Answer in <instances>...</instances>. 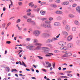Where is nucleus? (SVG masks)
<instances>
[{"label": "nucleus", "mask_w": 80, "mask_h": 80, "mask_svg": "<svg viewBox=\"0 0 80 80\" xmlns=\"http://www.w3.org/2000/svg\"><path fill=\"white\" fill-rule=\"evenodd\" d=\"M50 23L51 22L49 21H46L45 24L43 25L44 27L46 28H52V25L50 24Z\"/></svg>", "instance_id": "nucleus-1"}, {"label": "nucleus", "mask_w": 80, "mask_h": 80, "mask_svg": "<svg viewBox=\"0 0 80 80\" xmlns=\"http://www.w3.org/2000/svg\"><path fill=\"white\" fill-rule=\"evenodd\" d=\"M58 39L55 38H53L52 39L49 38L45 42L46 43H52V42H53L54 41L57 40Z\"/></svg>", "instance_id": "nucleus-2"}, {"label": "nucleus", "mask_w": 80, "mask_h": 80, "mask_svg": "<svg viewBox=\"0 0 80 80\" xmlns=\"http://www.w3.org/2000/svg\"><path fill=\"white\" fill-rule=\"evenodd\" d=\"M40 31L38 30H37L33 32L32 34L33 35H34L36 37H38L40 34Z\"/></svg>", "instance_id": "nucleus-3"}, {"label": "nucleus", "mask_w": 80, "mask_h": 80, "mask_svg": "<svg viewBox=\"0 0 80 80\" xmlns=\"http://www.w3.org/2000/svg\"><path fill=\"white\" fill-rule=\"evenodd\" d=\"M48 48L47 47H43L42 48V50H43L44 51V53H47L48 52V51L47 50H48Z\"/></svg>", "instance_id": "nucleus-4"}, {"label": "nucleus", "mask_w": 80, "mask_h": 80, "mask_svg": "<svg viewBox=\"0 0 80 80\" xmlns=\"http://www.w3.org/2000/svg\"><path fill=\"white\" fill-rule=\"evenodd\" d=\"M33 46H26V48L28 50H33Z\"/></svg>", "instance_id": "nucleus-5"}, {"label": "nucleus", "mask_w": 80, "mask_h": 80, "mask_svg": "<svg viewBox=\"0 0 80 80\" xmlns=\"http://www.w3.org/2000/svg\"><path fill=\"white\" fill-rule=\"evenodd\" d=\"M58 44L61 46H63L66 45V42H59Z\"/></svg>", "instance_id": "nucleus-6"}, {"label": "nucleus", "mask_w": 80, "mask_h": 80, "mask_svg": "<svg viewBox=\"0 0 80 80\" xmlns=\"http://www.w3.org/2000/svg\"><path fill=\"white\" fill-rule=\"evenodd\" d=\"M72 55V54L71 53L68 52L65 54L64 55H63L62 57H70Z\"/></svg>", "instance_id": "nucleus-7"}, {"label": "nucleus", "mask_w": 80, "mask_h": 80, "mask_svg": "<svg viewBox=\"0 0 80 80\" xmlns=\"http://www.w3.org/2000/svg\"><path fill=\"white\" fill-rule=\"evenodd\" d=\"M55 13L58 15H62L63 13V12L62 11H57L55 12Z\"/></svg>", "instance_id": "nucleus-8"}, {"label": "nucleus", "mask_w": 80, "mask_h": 80, "mask_svg": "<svg viewBox=\"0 0 80 80\" xmlns=\"http://www.w3.org/2000/svg\"><path fill=\"white\" fill-rule=\"evenodd\" d=\"M73 38V36L72 35H70L67 38V40L68 41H70V40H72V38Z\"/></svg>", "instance_id": "nucleus-9"}, {"label": "nucleus", "mask_w": 80, "mask_h": 80, "mask_svg": "<svg viewBox=\"0 0 80 80\" xmlns=\"http://www.w3.org/2000/svg\"><path fill=\"white\" fill-rule=\"evenodd\" d=\"M77 12L80 14V7L79 6L77 7L76 8Z\"/></svg>", "instance_id": "nucleus-10"}, {"label": "nucleus", "mask_w": 80, "mask_h": 80, "mask_svg": "<svg viewBox=\"0 0 80 80\" xmlns=\"http://www.w3.org/2000/svg\"><path fill=\"white\" fill-rule=\"evenodd\" d=\"M68 17L69 18H74L75 17V15L72 14H69L68 15Z\"/></svg>", "instance_id": "nucleus-11"}, {"label": "nucleus", "mask_w": 80, "mask_h": 80, "mask_svg": "<svg viewBox=\"0 0 80 80\" xmlns=\"http://www.w3.org/2000/svg\"><path fill=\"white\" fill-rule=\"evenodd\" d=\"M55 26H58V27L60 25V23L59 22H55L54 23Z\"/></svg>", "instance_id": "nucleus-12"}, {"label": "nucleus", "mask_w": 80, "mask_h": 80, "mask_svg": "<svg viewBox=\"0 0 80 80\" xmlns=\"http://www.w3.org/2000/svg\"><path fill=\"white\" fill-rule=\"evenodd\" d=\"M22 62H21L20 61H19V64L20 65H23V66H24V67H27V66L25 65V63H24V62L22 61Z\"/></svg>", "instance_id": "nucleus-13"}, {"label": "nucleus", "mask_w": 80, "mask_h": 80, "mask_svg": "<svg viewBox=\"0 0 80 80\" xmlns=\"http://www.w3.org/2000/svg\"><path fill=\"white\" fill-rule=\"evenodd\" d=\"M65 28L67 31H69L70 30V27L68 25H66Z\"/></svg>", "instance_id": "nucleus-14"}, {"label": "nucleus", "mask_w": 80, "mask_h": 80, "mask_svg": "<svg viewBox=\"0 0 80 80\" xmlns=\"http://www.w3.org/2000/svg\"><path fill=\"white\" fill-rule=\"evenodd\" d=\"M62 33L64 35H65V36H68V32L65 31H63L62 32Z\"/></svg>", "instance_id": "nucleus-15"}, {"label": "nucleus", "mask_w": 80, "mask_h": 80, "mask_svg": "<svg viewBox=\"0 0 80 80\" xmlns=\"http://www.w3.org/2000/svg\"><path fill=\"white\" fill-rule=\"evenodd\" d=\"M32 42H33L34 43H37V42H38V40L35 38L33 39H32Z\"/></svg>", "instance_id": "nucleus-16"}, {"label": "nucleus", "mask_w": 80, "mask_h": 80, "mask_svg": "<svg viewBox=\"0 0 80 80\" xmlns=\"http://www.w3.org/2000/svg\"><path fill=\"white\" fill-rule=\"evenodd\" d=\"M62 5H67L69 4V2H62Z\"/></svg>", "instance_id": "nucleus-17"}, {"label": "nucleus", "mask_w": 80, "mask_h": 80, "mask_svg": "<svg viewBox=\"0 0 80 80\" xmlns=\"http://www.w3.org/2000/svg\"><path fill=\"white\" fill-rule=\"evenodd\" d=\"M57 19L58 20H61L62 19V18L60 16H58L57 17Z\"/></svg>", "instance_id": "nucleus-18"}, {"label": "nucleus", "mask_w": 80, "mask_h": 80, "mask_svg": "<svg viewBox=\"0 0 80 80\" xmlns=\"http://www.w3.org/2000/svg\"><path fill=\"white\" fill-rule=\"evenodd\" d=\"M52 55H53V54L52 53H48V54L46 55V57H51Z\"/></svg>", "instance_id": "nucleus-19"}, {"label": "nucleus", "mask_w": 80, "mask_h": 80, "mask_svg": "<svg viewBox=\"0 0 80 80\" xmlns=\"http://www.w3.org/2000/svg\"><path fill=\"white\" fill-rule=\"evenodd\" d=\"M35 45L36 46H42V44L40 43H36L35 44Z\"/></svg>", "instance_id": "nucleus-20"}, {"label": "nucleus", "mask_w": 80, "mask_h": 80, "mask_svg": "<svg viewBox=\"0 0 80 80\" xmlns=\"http://www.w3.org/2000/svg\"><path fill=\"white\" fill-rule=\"evenodd\" d=\"M68 47L69 48H72V44L70 43H69L68 45Z\"/></svg>", "instance_id": "nucleus-21"}, {"label": "nucleus", "mask_w": 80, "mask_h": 80, "mask_svg": "<svg viewBox=\"0 0 80 80\" xmlns=\"http://www.w3.org/2000/svg\"><path fill=\"white\" fill-rule=\"evenodd\" d=\"M47 46L51 48H53V46L50 44H48Z\"/></svg>", "instance_id": "nucleus-22"}, {"label": "nucleus", "mask_w": 80, "mask_h": 80, "mask_svg": "<svg viewBox=\"0 0 80 80\" xmlns=\"http://www.w3.org/2000/svg\"><path fill=\"white\" fill-rule=\"evenodd\" d=\"M45 11H41L40 12V13L42 15H45Z\"/></svg>", "instance_id": "nucleus-23"}, {"label": "nucleus", "mask_w": 80, "mask_h": 80, "mask_svg": "<svg viewBox=\"0 0 80 80\" xmlns=\"http://www.w3.org/2000/svg\"><path fill=\"white\" fill-rule=\"evenodd\" d=\"M74 23L76 25H79V22H78V21H76L74 22Z\"/></svg>", "instance_id": "nucleus-24"}, {"label": "nucleus", "mask_w": 80, "mask_h": 80, "mask_svg": "<svg viewBox=\"0 0 80 80\" xmlns=\"http://www.w3.org/2000/svg\"><path fill=\"white\" fill-rule=\"evenodd\" d=\"M29 6H32V7H33L34 6V4H33L32 2H31L29 4Z\"/></svg>", "instance_id": "nucleus-25"}, {"label": "nucleus", "mask_w": 80, "mask_h": 80, "mask_svg": "<svg viewBox=\"0 0 80 80\" xmlns=\"http://www.w3.org/2000/svg\"><path fill=\"white\" fill-rule=\"evenodd\" d=\"M41 48V47L40 46H38L36 48V50H40Z\"/></svg>", "instance_id": "nucleus-26"}, {"label": "nucleus", "mask_w": 80, "mask_h": 80, "mask_svg": "<svg viewBox=\"0 0 80 80\" xmlns=\"http://www.w3.org/2000/svg\"><path fill=\"white\" fill-rule=\"evenodd\" d=\"M46 67H47V68H48L49 67H52V64L49 63V64H48V66H45Z\"/></svg>", "instance_id": "nucleus-27"}, {"label": "nucleus", "mask_w": 80, "mask_h": 80, "mask_svg": "<svg viewBox=\"0 0 80 80\" xmlns=\"http://www.w3.org/2000/svg\"><path fill=\"white\" fill-rule=\"evenodd\" d=\"M12 72H17V70L15 69H12Z\"/></svg>", "instance_id": "nucleus-28"}, {"label": "nucleus", "mask_w": 80, "mask_h": 80, "mask_svg": "<svg viewBox=\"0 0 80 80\" xmlns=\"http://www.w3.org/2000/svg\"><path fill=\"white\" fill-rule=\"evenodd\" d=\"M54 52H55V53H58L60 52V51L58 50H55L54 51Z\"/></svg>", "instance_id": "nucleus-29"}, {"label": "nucleus", "mask_w": 80, "mask_h": 80, "mask_svg": "<svg viewBox=\"0 0 80 80\" xmlns=\"http://www.w3.org/2000/svg\"><path fill=\"white\" fill-rule=\"evenodd\" d=\"M18 4L19 6H22V3L21 2H18Z\"/></svg>", "instance_id": "nucleus-30"}, {"label": "nucleus", "mask_w": 80, "mask_h": 80, "mask_svg": "<svg viewBox=\"0 0 80 80\" xmlns=\"http://www.w3.org/2000/svg\"><path fill=\"white\" fill-rule=\"evenodd\" d=\"M31 10H31V9H29L27 10L26 12H27V13H28V12H31Z\"/></svg>", "instance_id": "nucleus-31"}, {"label": "nucleus", "mask_w": 80, "mask_h": 80, "mask_svg": "<svg viewBox=\"0 0 80 80\" xmlns=\"http://www.w3.org/2000/svg\"><path fill=\"white\" fill-rule=\"evenodd\" d=\"M77 43L78 44V45H80V40L77 41Z\"/></svg>", "instance_id": "nucleus-32"}, {"label": "nucleus", "mask_w": 80, "mask_h": 80, "mask_svg": "<svg viewBox=\"0 0 80 80\" xmlns=\"http://www.w3.org/2000/svg\"><path fill=\"white\" fill-rule=\"evenodd\" d=\"M67 48L66 47L64 46L63 47V50H67Z\"/></svg>", "instance_id": "nucleus-33"}, {"label": "nucleus", "mask_w": 80, "mask_h": 80, "mask_svg": "<svg viewBox=\"0 0 80 80\" xmlns=\"http://www.w3.org/2000/svg\"><path fill=\"white\" fill-rule=\"evenodd\" d=\"M23 18H25V19H27V18H28V17L26 15L23 16Z\"/></svg>", "instance_id": "nucleus-34"}, {"label": "nucleus", "mask_w": 80, "mask_h": 80, "mask_svg": "<svg viewBox=\"0 0 80 80\" xmlns=\"http://www.w3.org/2000/svg\"><path fill=\"white\" fill-rule=\"evenodd\" d=\"M6 43L8 44H10L11 43V42L9 41H6Z\"/></svg>", "instance_id": "nucleus-35"}, {"label": "nucleus", "mask_w": 80, "mask_h": 80, "mask_svg": "<svg viewBox=\"0 0 80 80\" xmlns=\"http://www.w3.org/2000/svg\"><path fill=\"white\" fill-rule=\"evenodd\" d=\"M62 23L63 25H65L66 24V21L64 20L62 21Z\"/></svg>", "instance_id": "nucleus-36"}, {"label": "nucleus", "mask_w": 80, "mask_h": 80, "mask_svg": "<svg viewBox=\"0 0 80 80\" xmlns=\"http://www.w3.org/2000/svg\"><path fill=\"white\" fill-rule=\"evenodd\" d=\"M18 30H20V31H21V30H22V28H20V27H18Z\"/></svg>", "instance_id": "nucleus-37"}, {"label": "nucleus", "mask_w": 80, "mask_h": 80, "mask_svg": "<svg viewBox=\"0 0 80 80\" xmlns=\"http://www.w3.org/2000/svg\"><path fill=\"white\" fill-rule=\"evenodd\" d=\"M76 30V28L75 27H73L72 28V31H75Z\"/></svg>", "instance_id": "nucleus-38"}, {"label": "nucleus", "mask_w": 80, "mask_h": 80, "mask_svg": "<svg viewBox=\"0 0 80 80\" xmlns=\"http://www.w3.org/2000/svg\"><path fill=\"white\" fill-rule=\"evenodd\" d=\"M42 35L43 36H44V37H46V36H47V34L45 33H44L42 34Z\"/></svg>", "instance_id": "nucleus-39"}, {"label": "nucleus", "mask_w": 80, "mask_h": 80, "mask_svg": "<svg viewBox=\"0 0 80 80\" xmlns=\"http://www.w3.org/2000/svg\"><path fill=\"white\" fill-rule=\"evenodd\" d=\"M21 20L20 19H18L16 21V23H19L20 22Z\"/></svg>", "instance_id": "nucleus-40"}, {"label": "nucleus", "mask_w": 80, "mask_h": 80, "mask_svg": "<svg viewBox=\"0 0 80 80\" xmlns=\"http://www.w3.org/2000/svg\"><path fill=\"white\" fill-rule=\"evenodd\" d=\"M26 41H30V38H27L26 39Z\"/></svg>", "instance_id": "nucleus-41"}, {"label": "nucleus", "mask_w": 80, "mask_h": 80, "mask_svg": "<svg viewBox=\"0 0 80 80\" xmlns=\"http://www.w3.org/2000/svg\"><path fill=\"white\" fill-rule=\"evenodd\" d=\"M31 20H32L31 19H28L27 22H30Z\"/></svg>", "instance_id": "nucleus-42"}, {"label": "nucleus", "mask_w": 80, "mask_h": 80, "mask_svg": "<svg viewBox=\"0 0 80 80\" xmlns=\"http://www.w3.org/2000/svg\"><path fill=\"white\" fill-rule=\"evenodd\" d=\"M5 23L3 24L2 25V27L3 28H5Z\"/></svg>", "instance_id": "nucleus-43"}, {"label": "nucleus", "mask_w": 80, "mask_h": 80, "mask_svg": "<svg viewBox=\"0 0 80 80\" xmlns=\"http://www.w3.org/2000/svg\"><path fill=\"white\" fill-rule=\"evenodd\" d=\"M49 20L50 21H52V20H53V18H49Z\"/></svg>", "instance_id": "nucleus-44"}, {"label": "nucleus", "mask_w": 80, "mask_h": 80, "mask_svg": "<svg viewBox=\"0 0 80 80\" xmlns=\"http://www.w3.org/2000/svg\"><path fill=\"white\" fill-rule=\"evenodd\" d=\"M38 57L39 58V59H43V58L42 57L38 56Z\"/></svg>", "instance_id": "nucleus-45"}, {"label": "nucleus", "mask_w": 80, "mask_h": 80, "mask_svg": "<svg viewBox=\"0 0 80 80\" xmlns=\"http://www.w3.org/2000/svg\"><path fill=\"white\" fill-rule=\"evenodd\" d=\"M67 76L68 77H72V75L71 74H68V75L67 74Z\"/></svg>", "instance_id": "nucleus-46"}, {"label": "nucleus", "mask_w": 80, "mask_h": 80, "mask_svg": "<svg viewBox=\"0 0 80 80\" xmlns=\"http://www.w3.org/2000/svg\"><path fill=\"white\" fill-rule=\"evenodd\" d=\"M62 53H67V51H66V50H64V51H63L62 52Z\"/></svg>", "instance_id": "nucleus-47"}, {"label": "nucleus", "mask_w": 80, "mask_h": 80, "mask_svg": "<svg viewBox=\"0 0 80 80\" xmlns=\"http://www.w3.org/2000/svg\"><path fill=\"white\" fill-rule=\"evenodd\" d=\"M52 67L53 68H55V63H54V64H53Z\"/></svg>", "instance_id": "nucleus-48"}, {"label": "nucleus", "mask_w": 80, "mask_h": 80, "mask_svg": "<svg viewBox=\"0 0 80 80\" xmlns=\"http://www.w3.org/2000/svg\"><path fill=\"white\" fill-rule=\"evenodd\" d=\"M55 2H57V3H60V1L59 0H57L55 1Z\"/></svg>", "instance_id": "nucleus-49"}, {"label": "nucleus", "mask_w": 80, "mask_h": 80, "mask_svg": "<svg viewBox=\"0 0 80 80\" xmlns=\"http://www.w3.org/2000/svg\"><path fill=\"white\" fill-rule=\"evenodd\" d=\"M6 69L8 70V72H9V71H10V68H9L7 67L6 68Z\"/></svg>", "instance_id": "nucleus-50"}, {"label": "nucleus", "mask_w": 80, "mask_h": 80, "mask_svg": "<svg viewBox=\"0 0 80 80\" xmlns=\"http://www.w3.org/2000/svg\"><path fill=\"white\" fill-rule=\"evenodd\" d=\"M40 8H38L36 10L37 12H39V11H40Z\"/></svg>", "instance_id": "nucleus-51"}, {"label": "nucleus", "mask_w": 80, "mask_h": 80, "mask_svg": "<svg viewBox=\"0 0 80 80\" xmlns=\"http://www.w3.org/2000/svg\"><path fill=\"white\" fill-rule=\"evenodd\" d=\"M30 15H31V13H30V12L28 13L27 14V15H28V16H30Z\"/></svg>", "instance_id": "nucleus-52"}, {"label": "nucleus", "mask_w": 80, "mask_h": 80, "mask_svg": "<svg viewBox=\"0 0 80 80\" xmlns=\"http://www.w3.org/2000/svg\"><path fill=\"white\" fill-rule=\"evenodd\" d=\"M42 70H43V71H44V72H47V70L45 69H42Z\"/></svg>", "instance_id": "nucleus-53"}, {"label": "nucleus", "mask_w": 80, "mask_h": 80, "mask_svg": "<svg viewBox=\"0 0 80 80\" xmlns=\"http://www.w3.org/2000/svg\"><path fill=\"white\" fill-rule=\"evenodd\" d=\"M60 35V34H59L58 36H56L57 38H59Z\"/></svg>", "instance_id": "nucleus-54"}, {"label": "nucleus", "mask_w": 80, "mask_h": 80, "mask_svg": "<svg viewBox=\"0 0 80 80\" xmlns=\"http://www.w3.org/2000/svg\"><path fill=\"white\" fill-rule=\"evenodd\" d=\"M42 20H46V18H41Z\"/></svg>", "instance_id": "nucleus-55"}, {"label": "nucleus", "mask_w": 80, "mask_h": 80, "mask_svg": "<svg viewBox=\"0 0 80 80\" xmlns=\"http://www.w3.org/2000/svg\"><path fill=\"white\" fill-rule=\"evenodd\" d=\"M27 29L26 28H24L23 29V32H25L27 31Z\"/></svg>", "instance_id": "nucleus-56"}, {"label": "nucleus", "mask_w": 80, "mask_h": 80, "mask_svg": "<svg viewBox=\"0 0 80 80\" xmlns=\"http://www.w3.org/2000/svg\"><path fill=\"white\" fill-rule=\"evenodd\" d=\"M76 6H77V4H74L72 5V7H76Z\"/></svg>", "instance_id": "nucleus-57"}, {"label": "nucleus", "mask_w": 80, "mask_h": 80, "mask_svg": "<svg viewBox=\"0 0 80 80\" xmlns=\"http://www.w3.org/2000/svg\"><path fill=\"white\" fill-rule=\"evenodd\" d=\"M53 7H54V8H56V7H57V5H53Z\"/></svg>", "instance_id": "nucleus-58"}, {"label": "nucleus", "mask_w": 80, "mask_h": 80, "mask_svg": "<svg viewBox=\"0 0 80 80\" xmlns=\"http://www.w3.org/2000/svg\"><path fill=\"white\" fill-rule=\"evenodd\" d=\"M31 78H32V79H34V80H36V78L35 77H32Z\"/></svg>", "instance_id": "nucleus-59"}, {"label": "nucleus", "mask_w": 80, "mask_h": 80, "mask_svg": "<svg viewBox=\"0 0 80 80\" xmlns=\"http://www.w3.org/2000/svg\"><path fill=\"white\" fill-rule=\"evenodd\" d=\"M73 57H77V55L76 54H74L73 55Z\"/></svg>", "instance_id": "nucleus-60"}, {"label": "nucleus", "mask_w": 80, "mask_h": 80, "mask_svg": "<svg viewBox=\"0 0 80 80\" xmlns=\"http://www.w3.org/2000/svg\"><path fill=\"white\" fill-rule=\"evenodd\" d=\"M19 38H20V39H23V38H22V37L20 36L19 37Z\"/></svg>", "instance_id": "nucleus-61"}, {"label": "nucleus", "mask_w": 80, "mask_h": 80, "mask_svg": "<svg viewBox=\"0 0 80 80\" xmlns=\"http://www.w3.org/2000/svg\"><path fill=\"white\" fill-rule=\"evenodd\" d=\"M10 24H11V23L10 22H9L8 24H7V25L8 26H9V25H10Z\"/></svg>", "instance_id": "nucleus-62"}, {"label": "nucleus", "mask_w": 80, "mask_h": 80, "mask_svg": "<svg viewBox=\"0 0 80 80\" xmlns=\"http://www.w3.org/2000/svg\"><path fill=\"white\" fill-rule=\"evenodd\" d=\"M26 70L27 71H30V69H28L27 68H26Z\"/></svg>", "instance_id": "nucleus-63"}, {"label": "nucleus", "mask_w": 80, "mask_h": 80, "mask_svg": "<svg viewBox=\"0 0 80 80\" xmlns=\"http://www.w3.org/2000/svg\"><path fill=\"white\" fill-rule=\"evenodd\" d=\"M16 80H22V79H20V78H16Z\"/></svg>", "instance_id": "nucleus-64"}]
</instances>
